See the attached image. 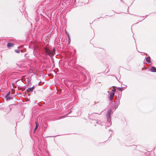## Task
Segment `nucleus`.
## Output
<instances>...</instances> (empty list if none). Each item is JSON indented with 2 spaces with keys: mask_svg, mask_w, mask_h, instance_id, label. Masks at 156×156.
Here are the masks:
<instances>
[{
  "mask_svg": "<svg viewBox=\"0 0 156 156\" xmlns=\"http://www.w3.org/2000/svg\"><path fill=\"white\" fill-rule=\"evenodd\" d=\"M53 51H52L51 50H50L49 49L46 48H45V52L50 56H51L54 54V52H55V48L53 49Z\"/></svg>",
  "mask_w": 156,
  "mask_h": 156,
  "instance_id": "f257e3e1",
  "label": "nucleus"
},
{
  "mask_svg": "<svg viewBox=\"0 0 156 156\" xmlns=\"http://www.w3.org/2000/svg\"><path fill=\"white\" fill-rule=\"evenodd\" d=\"M34 87L33 86L31 88H28L27 90V91L28 93H29V92H32L33 90H34Z\"/></svg>",
  "mask_w": 156,
  "mask_h": 156,
  "instance_id": "f03ea898",
  "label": "nucleus"
},
{
  "mask_svg": "<svg viewBox=\"0 0 156 156\" xmlns=\"http://www.w3.org/2000/svg\"><path fill=\"white\" fill-rule=\"evenodd\" d=\"M114 95L115 94L113 92L111 93L110 94V101H112V99L114 96Z\"/></svg>",
  "mask_w": 156,
  "mask_h": 156,
  "instance_id": "7ed1b4c3",
  "label": "nucleus"
},
{
  "mask_svg": "<svg viewBox=\"0 0 156 156\" xmlns=\"http://www.w3.org/2000/svg\"><path fill=\"white\" fill-rule=\"evenodd\" d=\"M14 45V44L13 43H9L7 44V46L8 48H9L13 47Z\"/></svg>",
  "mask_w": 156,
  "mask_h": 156,
  "instance_id": "20e7f679",
  "label": "nucleus"
},
{
  "mask_svg": "<svg viewBox=\"0 0 156 156\" xmlns=\"http://www.w3.org/2000/svg\"><path fill=\"white\" fill-rule=\"evenodd\" d=\"M151 71L153 72H156V68L155 67H152L150 69Z\"/></svg>",
  "mask_w": 156,
  "mask_h": 156,
  "instance_id": "39448f33",
  "label": "nucleus"
},
{
  "mask_svg": "<svg viewBox=\"0 0 156 156\" xmlns=\"http://www.w3.org/2000/svg\"><path fill=\"white\" fill-rule=\"evenodd\" d=\"M35 124H36V126L34 129V131H35L37 129L38 127V126L39 125V123L37 121H36L35 122Z\"/></svg>",
  "mask_w": 156,
  "mask_h": 156,
  "instance_id": "423d86ee",
  "label": "nucleus"
},
{
  "mask_svg": "<svg viewBox=\"0 0 156 156\" xmlns=\"http://www.w3.org/2000/svg\"><path fill=\"white\" fill-rule=\"evenodd\" d=\"M146 61L147 62L150 63L151 62V58L150 57H148L146 58Z\"/></svg>",
  "mask_w": 156,
  "mask_h": 156,
  "instance_id": "0eeeda50",
  "label": "nucleus"
},
{
  "mask_svg": "<svg viewBox=\"0 0 156 156\" xmlns=\"http://www.w3.org/2000/svg\"><path fill=\"white\" fill-rule=\"evenodd\" d=\"M10 92L9 91L8 92V93L5 96V97H9V96L10 95Z\"/></svg>",
  "mask_w": 156,
  "mask_h": 156,
  "instance_id": "6e6552de",
  "label": "nucleus"
},
{
  "mask_svg": "<svg viewBox=\"0 0 156 156\" xmlns=\"http://www.w3.org/2000/svg\"><path fill=\"white\" fill-rule=\"evenodd\" d=\"M5 98H6V99L7 100H9L10 99V98L9 96L8 97H5Z\"/></svg>",
  "mask_w": 156,
  "mask_h": 156,
  "instance_id": "1a4fd4ad",
  "label": "nucleus"
},
{
  "mask_svg": "<svg viewBox=\"0 0 156 156\" xmlns=\"http://www.w3.org/2000/svg\"><path fill=\"white\" fill-rule=\"evenodd\" d=\"M118 89L119 91H121L122 90V88L120 87H119Z\"/></svg>",
  "mask_w": 156,
  "mask_h": 156,
  "instance_id": "9d476101",
  "label": "nucleus"
},
{
  "mask_svg": "<svg viewBox=\"0 0 156 156\" xmlns=\"http://www.w3.org/2000/svg\"><path fill=\"white\" fill-rule=\"evenodd\" d=\"M116 91V89H115L113 90V91Z\"/></svg>",
  "mask_w": 156,
  "mask_h": 156,
  "instance_id": "9b49d317",
  "label": "nucleus"
},
{
  "mask_svg": "<svg viewBox=\"0 0 156 156\" xmlns=\"http://www.w3.org/2000/svg\"><path fill=\"white\" fill-rule=\"evenodd\" d=\"M17 53H18V52H18V51H17Z\"/></svg>",
  "mask_w": 156,
  "mask_h": 156,
  "instance_id": "f8f14e48",
  "label": "nucleus"
},
{
  "mask_svg": "<svg viewBox=\"0 0 156 156\" xmlns=\"http://www.w3.org/2000/svg\"><path fill=\"white\" fill-rule=\"evenodd\" d=\"M17 53H18V52H18V51H17Z\"/></svg>",
  "mask_w": 156,
  "mask_h": 156,
  "instance_id": "ddd939ff",
  "label": "nucleus"
}]
</instances>
